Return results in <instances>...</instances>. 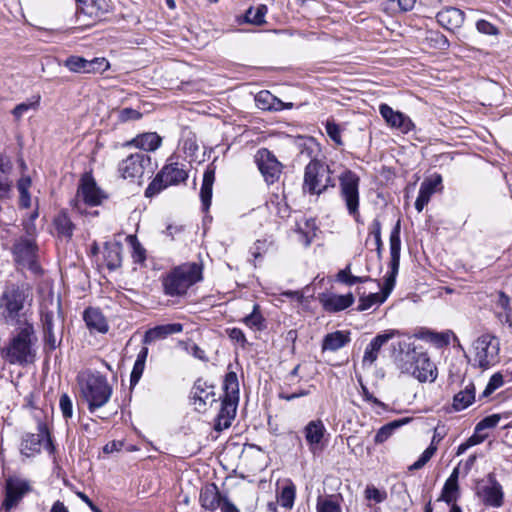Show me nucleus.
Segmentation results:
<instances>
[{
    "label": "nucleus",
    "instance_id": "19",
    "mask_svg": "<svg viewBox=\"0 0 512 512\" xmlns=\"http://www.w3.org/2000/svg\"><path fill=\"white\" fill-rule=\"evenodd\" d=\"M476 495L486 506L499 508L503 505V489L493 473L487 475V484L478 486Z\"/></svg>",
    "mask_w": 512,
    "mask_h": 512
},
{
    "label": "nucleus",
    "instance_id": "3",
    "mask_svg": "<svg viewBox=\"0 0 512 512\" xmlns=\"http://www.w3.org/2000/svg\"><path fill=\"white\" fill-rule=\"evenodd\" d=\"M41 323L44 334V349L54 351L62 342L64 314L60 297L52 294L41 305Z\"/></svg>",
    "mask_w": 512,
    "mask_h": 512
},
{
    "label": "nucleus",
    "instance_id": "24",
    "mask_svg": "<svg viewBox=\"0 0 512 512\" xmlns=\"http://www.w3.org/2000/svg\"><path fill=\"white\" fill-rule=\"evenodd\" d=\"M394 335H395V331L391 330V331H387L385 333L378 334L377 336H375L371 340V342L367 345V347L364 351V355H363V359H362L363 366H372L374 364V362L377 360L381 348L390 339H392L394 337Z\"/></svg>",
    "mask_w": 512,
    "mask_h": 512
},
{
    "label": "nucleus",
    "instance_id": "50",
    "mask_svg": "<svg viewBox=\"0 0 512 512\" xmlns=\"http://www.w3.org/2000/svg\"><path fill=\"white\" fill-rule=\"evenodd\" d=\"M437 448L431 444L429 447H427L423 453L420 455L417 461H415L410 467V471L419 470L422 467L426 465V463L432 458V456L435 454Z\"/></svg>",
    "mask_w": 512,
    "mask_h": 512
},
{
    "label": "nucleus",
    "instance_id": "15",
    "mask_svg": "<svg viewBox=\"0 0 512 512\" xmlns=\"http://www.w3.org/2000/svg\"><path fill=\"white\" fill-rule=\"evenodd\" d=\"M151 168V157L144 152H135L119 162L118 172L123 179H136Z\"/></svg>",
    "mask_w": 512,
    "mask_h": 512
},
{
    "label": "nucleus",
    "instance_id": "60",
    "mask_svg": "<svg viewBox=\"0 0 512 512\" xmlns=\"http://www.w3.org/2000/svg\"><path fill=\"white\" fill-rule=\"evenodd\" d=\"M273 99H274V97L268 91L259 92L255 98L258 107L263 110H270L272 108L270 100H273Z\"/></svg>",
    "mask_w": 512,
    "mask_h": 512
},
{
    "label": "nucleus",
    "instance_id": "42",
    "mask_svg": "<svg viewBox=\"0 0 512 512\" xmlns=\"http://www.w3.org/2000/svg\"><path fill=\"white\" fill-rule=\"evenodd\" d=\"M401 225L400 220L397 221L390 233V258H400L401 252V239H400Z\"/></svg>",
    "mask_w": 512,
    "mask_h": 512
},
{
    "label": "nucleus",
    "instance_id": "59",
    "mask_svg": "<svg viewBox=\"0 0 512 512\" xmlns=\"http://www.w3.org/2000/svg\"><path fill=\"white\" fill-rule=\"evenodd\" d=\"M476 29L479 33L485 35H498L499 29L487 20L481 19L476 22Z\"/></svg>",
    "mask_w": 512,
    "mask_h": 512
},
{
    "label": "nucleus",
    "instance_id": "10",
    "mask_svg": "<svg viewBox=\"0 0 512 512\" xmlns=\"http://www.w3.org/2000/svg\"><path fill=\"white\" fill-rule=\"evenodd\" d=\"M187 178L188 173L184 164L169 162L162 167L152 182L148 185L145 190V196L152 197L169 186L185 182Z\"/></svg>",
    "mask_w": 512,
    "mask_h": 512
},
{
    "label": "nucleus",
    "instance_id": "1",
    "mask_svg": "<svg viewBox=\"0 0 512 512\" xmlns=\"http://www.w3.org/2000/svg\"><path fill=\"white\" fill-rule=\"evenodd\" d=\"M37 336L31 321H21L8 344L1 349V357L11 365L25 366L36 359Z\"/></svg>",
    "mask_w": 512,
    "mask_h": 512
},
{
    "label": "nucleus",
    "instance_id": "25",
    "mask_svg": "<svg viewBox=\"0 0 512 512\" xmlns=\"http://www.w3.org/2000/svg\"><path fill=\"white\" fill-rule=\"evenodd\" d=\"M183 331V325L180 323H170L164 325H158L148 329L143 337V343L145 345L151 344L157 340H162L170 335L178 334Z\"/></svg>",
    "mask_w": 512,
    "mask_h": 512
},
{
    "label": "nucleus",
    "instance_id": "41",
    "mask_svg": "<svg viewBox=\"0 0 512 512\" xmlns=\"http://www.w3.org/2000/svg\"><path fill=\"white\" fill-rule=\"evenodd\" d=\"M459 485L458 483H453L449 481H445L442 493L438 499V501H444L448 505L455 504L459 494Z\"/></svg>",
    "mask_w": 512,
    "mask_h": 512
},
{
    "label": "nucleus",
    "instance_id": "23",
    "mask_svg": "<svg viewBox=\"0 0 512 512\" xmlns=\"http://www.w3.org/2000/svg\"><path fill=\"white\" fill-rule=\"evenodd\" d=\"M436 20L446 30L454 31L462 27L465 13L455 7H446L436 14Z\"/></svg>",
    "mask_w": 512,
    "mask_h": 512
},
{
    "label": "nucleus",
    "instance_id": "43",
    "mask_svg": "<svg viewBox=\"0 0 512 512\" xmlns=\"http://www.w3.org/2000/svg\"><path fill=\"white\" fill-rule=\"evenodd\" d=\"M264 321L265 320L260 313V307L258 304H255L252 312L243 319L246 326L255 330H262L264 328Z\"/></svg>",
    "mask_w": 512,
    "mask_h": 512
},
{
    "label": "nucleus",
    "instance_id": "49",
    "mask_svg": "<svg viewBox=\"0 0 512 512\" xmlns=\"http://www.w3.org/2000/svg\"><path fill=\"white\" fill-rule=\"evenodd\" d=\"M273 244L272 241L267 239H258L254 242V244L250 247V254L253 257L254 262L262 257L265 254L269 247Z\"/></svg>",
    "mask_w": 512,
    "mask_h": 512
},
{
    "label": "nucleus",
    "instance_id": "21",
    "mask_svg": "<svg viewBox=\"0 0 512 512\" xmlns=\"http://www.w3.org/2000/svg\"><path fill=\"white\" fill-rule=\"evenodd\" d=\"M442 189V176L440 174H433L423 180L420 185L418 197L415 201V208L421 212L424 207L429 203L431 196L437 191Z\"/></svg>",
    "mask_w": 512,
    "mask_h": 512
},
{
    "label": "nucleus",
    "instance_id": "38",
    "mask_svg": "<svg viewBox=\"0 0 512 512\" xmlns=\"http://www.w3.org/2000/svg\"><path fill=\"white\" fill-rule=\"evenodd\" d=\"M41 102V95L35 94L31 96L26 102H22L14 107L12 110V115L14 116L16 121H20L22 116L28 112L29 110L36 111Z\"/></svg>",
    "mask_w": 512,
    "mask_h": 512
},
{
    "label": "nucleus",
    "instance_id": "32",
    "mask_svg": "<svg viewBox=\"0 0 512 512\" xmlns=\"http://www.w3.org/2000/svg\"><path fill=\"white\" fill-rule=\"evenodd\" d=\"M392 291L387 290V287L383 285L381 288V292L379 293H370L369 295H361L360 294V288L357 289V293L360 295L359 297V304L357 306V311L362 312L365 310L370 309L374 305H381L386 301L388 296L390 295Z\"/></svg>",
    "mask_w": 512,
    "mask_h": 512
},
{
    "label": "nucleus",
    "instance_id": "54",
    "mask_svg": "<svg viewBox=\"0 0 512 512\" xmlns=\"http://www.w3.org/2000/svg\"><path fill=\"white\" fill-rule=\"evenodd\" d=\"M88 65V73H101L110 67L109 61L104 57L88 60Z\"/></svg>",
    "mask_w": 512,
    "mask_h": 512
},
{
    "label": "nucleus",
    "instance_id": "7",
    "mask_svg": "<svg viewBox=\"0 0 512 512\" xmlns=\"http://www.w3.org/2000/svg\"><path fill=\"white\" fill-rule=\"evenodd\" d=\"M223 389L224 396L215 419V429L218 431L229 428L236 415L239 401V382L235 372L230 371L225 375Z\"/></svg>",
    "mask_w": 512,
    "mask_h": 512
},
{
    "label": "nucleus",
    "instance_id": "14",
    "mask_svg": "<svg viewBox=\"0 0 512 512\" xmlns=\"http://www.w3.org/2000/svg\"><path fill=\"white\" fill-rule=\"evenodd\" d=\"M5 498L2 502V508L10 511L16 507L26 494L32 491L29 480L17 476H10L5 480Z\"/></svg>",
    "mask_w": 512,
    "mask_h": 512
},
{
    "label": "nucleus",
    "instance_id": "53",
    "mask_svg": "<svg viewBox=\"0 0 512 512\" xmlns=\"http://www.w3.org/2000/svg\"><path fill=\"white\" fill-rule=\"evenodd\" d=\"M128 239L130 240L133 248L132 257L134 259V262L143 263L146 260L145 248L140 244V242L137 240L135 236H129Z\"/></svg>",
    "mask_w": 512,
    "mask_h": 512
},
{
    "label": "nucleus",
    "instance_id": "31",
    "mask_svg": "<svg viewBox=\"0 0 512 512\" xmlns=\"http://www.w3.org/2000/svg\"><path fill=\"white\" fill-rule=\"evenodd\" d=\"M83 318L90 331L98 333H106L108 331L107 321L100 310L89 307L85 309Z\"/></svg>",
    "mask_w": 512,
    "mask_h": 512
},
{
    "label": "nucleus",
    "instance_id": "8",
    "mask_svg": "<svg viewBox=\"0 0 512 512\" xmlns=\"http://www.w3.org/2000/svg\"><path fill=\"white\" fill-rule=\"evenodd\" d=\"M339 198L347 213L355 219L360 218V176L349 168H345L338 176Z\"/></svg>",
    "mask_w": 512,
    "mask_h": 512
},
{
    "label": "nucleus",
    "instance_id": "44",
    "mask_svg": "<svg viewBox=\"0 0 512 512\" xmlns=\"http://www.w3.org/2000/svg\"><path fill=\"white\" fill-rule=\"evenodd\" d=\"M336 277L339 282L344 283L348 286H352L356 283L372 281V279L369 276L359 277L352 275L350 272V265H347L344 269L340 270L337 273Z\"/></svg>",
    "mask_w": 512,
    "mask_h": 512
},
{
    "label": "nucleus",
    "instance_id": "46",
    "mask_svg": "<svg viewBox=\"0 0 512 512\" xmlns=\"http://www.w3.org/2000/svg\"><path fill=\"white\" fill-rule=\"evenodd\" d=\"M267 13V7L265 5H259L255 10L249 8L246 12V21L255 25H261L265 22V15Z\"/></svg>",
    "mask_w": 512,
    "mask_h": 512
},
{
    "label": "nucleus",
    "instance_id": "36",
    "mask_svg": "<svg viewBox=\"0 0 512 512\" xmlns=\"http://www.w3.org/2000/svg\"><path fill=\"white\" fill-rule=\"evenodd\" d=\"M408 421L409 420L407 418L398 419V420H394V421H391V422L383 425L376 432V435L374 437V442L376 444H381V443L385 442L387 439H389L392 436V434L395 432V430L400 428L402 425L408 423Z\"/></svg>",
    "mask_w": 512,
    "mask_h": 512
},
{
    "label": "nucleus",
    "instance_id": "28",
    "mask_svg": "<svg viewBox=\"0 0 512 512\" xmlns=\"http://www.w3.org/2000/svg\"><path fill=\"white\" fill-rule=\"evenodd\" d=\"M222 498L216 484L211 483L201 489L199 500L205 510L214 512L220 507Z\"/></svg>",
    "mask_w": 512,
    "mask_h": 512
},
{
    "label": "nucleus",
    "instance_id": "52",
    "mask_svg": "<svg viewBox=\"0 0 512 512\" xmlns=\"http://www.w3.org/2000/svg\"><path fill=\"white\" fill-rule=\"evenodd\" d=\"M325 130L329 138L337 145H343V140L341 137V129L337 123L334 121L327 120L325 124Z\"/></svg>",
    "mask_w": 512,
    "mask_h": 512
},
{
    "label": "nucleus",
    "instance_id": "30",
    "mask_svg": "<svg viewBox=\"0 0 512 512\" xmlns=\"http://www.w3.org/2000/svg\"><path fill=\"white\" fill-rule=\"evenodd\" d=\"M325 431V426L321 420H312L305 426V439L310 446L311 452H314L321 443Z\"/></svg>",
    "mask_w": 512,
    "mask_h": 512
},
{
    "label": "nucleus",
    "instance_id": "9",
    "mask_svg": "<svg viewBox=\"0 0 512 512\" xmlns=\"http://www.w3.org/2000/svg\"><path fill=\"white\" fill-rule=\"evenodd\" d=\"M474 366L487 370L500 361V340L493 334L484 333L473 342Z\"/></svg>",
    "mask_w": 512,
    "mask_h": 512
},
{
    "label": "nucleus",
    "instance_id": "64",
    "mask_svg": "<svg viewBox=\"0 0 512 512\" xmlns=\"http://www.w3.org/2000/svg\"><path fill=\"white\" fill-rule=\"evenodd\" d=\"M228 336L231 340L241 344L242 347L247 343L246 337L243 331L239 328H232L227 330Z\"/></svg>",
    "mask_w": 512,
    "mask_h": 512
},
{
    "label": "nucleus",
    "instance_id": "11",
    "mask_svg": "<svg viewBox=\"0 0 512 512\" xmlns=\"http://www.w3.org/2000/svg\"><path fill=\"white\" fill-rule=\"evenodd\" d=\"M26 296L16 285L6 287L0 297V309L3 310L6 324L20 325L21 321H29L21 311L24 308Z\"/></svg>",
    "mask_w": 512,
    "mask_h": 512
},
{
    "label": "nucleus",
    "instance_id": "39",
    "mask_svg": "<svg viewBox=\"0 0 512 512\" xmlns=\"http://www.w3.org/2000/svg\"><path fill=\"white\" fill-rule=\"evenodd\" d=\"M296 498V487L294 483L289 480L288 483L281 489L280 493L277 495L278 503L286 508L292 509L294 506Z\"/></svg>",
    "mask_w": 512,
    "mask_h": 512
},
{
    "label": "nucleus",
    "instance_id": "34",
    "mask_svg": "<svg viewBox=\"0 0 512 512\" xmlns=\"http://www.w3.org/2000/svg\"><path fill=\"white\" fill-rule=\"evenodd\" d=\"M475 385L469 382L462 390L454 395L453 408L461 411L469 407L475 401Z\"/></svg>",
    "mask_w": 512,
    "mask_h": 512
},
{
    "label": "nucleus",
    "instance_id": "18",
    "mask_svg": "<svg viewBox=\"0 0 512 512\" xmlns=\"http://www.w3.org/2000/svg\"><path fill=\"white\" fill-rule=\"evenodd\" d=\"M190 400L198 412H205L208 406L217 402L215 386L202 378L197 379L190 392Z\"/></svg>",
    "mask_w": 512,
    "mask_h": 512
},
{
    "label": "nucleus",
    "instance_id": "5",
    "mask_svg": "<svg viewBox=\"0 0 512 512\" xmlns=\"http://www.w3.org/2000/svg\"><path fill=\"white\" fill-rule=\"evenodd\" d=\"M202 279V267L197 263H184L162 276V287L165 295L170 297L183 296L188 289Z\"/></svg>",
    "mask_w": 512,
    "mask_h": 512
},
{
    "label": "nucleus",
    "instance_id": "35",
    "mask_svg": "<svg viewBox=\"0 0 512 512\" xmlns=\"http://www.w3.org/2000/svg\"><path fill=\"white\" fill-rule=\"evenodd\" d=\"M12 171V164L10 160L0 154V198H3L12 187V180L10 173Z\"/></svg>",
    "mask_w": 512,
    "mask_h": 512
},
{
    "label": "nucleus",
    "instance_id": "2",
    "mask_svg": "<svg viewBox=\"0 0 512 512\" xmlns=\"http://www.w3.org/2000/svg\"><path fill=\"white\" fill-rule=\"evenodd\" d=\"M401 348L397 365L402 373L409 374L420 382H433L437 377V368L422 347L413 343Z\"/></svg>",
    "mask_w": 512,
    "mask_h": 512
},
{
    "label": "nucleus",
    "instance_id": "17",
    "mask_svg": "<svg viewBox=\"0 0 512 512\" xmlns=\"http://www.w3.org/2000/svg\"><path fill=\"white\" fill-rule=\"evenodd\" d=\"M379 113L387 126L399 131L402 134H408L415 130L416 126L412 119L405 113L394 110L386 103L379 105Z\"/></svg>",
    "mask_w": 512,
    "mask_h": 512
},
{
    "label": "nucleus",
    "instance_id": "62",
    "mask_svg": "<svg viewBox=\"0 0 512 512\" xmlns=\"http://www.w3.org/2000/svg\"><path fill=\"white\" fill-rule=\"evenodd\" d=\"M301 140H302V143L300 144V146L302 147L301 155L306 154L308 157H311V159H313L314 157H312V156L314 153V148L316 146L315 139L312 137H305V138H302Z\"/></svg>",
    "mask_w": 512,
    "mask_h": 512
},
{
    "label": "nucleus",
    "instance_id": "63",
    "mask_svg": "<svg viewBox=\"0 0 512 512\" xmlns=\"http://www.w3.org/2000/svg\"><path fill=\"white\" fill-rule=\"evenodd\" d=\"M145 369V363L140 361H135L131 375H130V383L131 385H136L140 380Z\"/></svg>",
    "mask_w": 512,
    "mask_h": 512
},
{
    "label": "nucleus",
    "instance_id": "22",
    "mask_svg": "<svg viewBox=\"0 0 512 512\" xmlns=\"http://www.w3.org/2000/svg\"><path fill=\"white\" fill-rule=\"evenodd\" d=\"M318 299L323 309L329 313L343 311L350 307L355 301L352 293L337 295L331 292H326L319 294Z\"/></svg>",
    "mask_w": 512,
    "mask_h": 512
},
{
    "label": "nucleus",
    "instance_id": "58",
    "mask_svg": "<svg viewBox=\"0 0 512 512\" xmlns=\"http://www.w3.org/2000/svg\"><path fill=\"white\" fill-rule=\"evenodd\" d=\"M59 407L65 419H70L73 415V404L68 394L60 396Z\"/></svg>",
    "mask_w": 512,
    "mask_h": 512
},
{
    "label": "nucleus",
    "instance_id": "27",
    "mask_svg": "<svg viewBox=\"0 0 512 512\" xmlns=\"http://www.w3.org/2000/svg\"><path fill=\"white\" fill-rule=\"evenodd\" d=\"M161 143L162 138L156 132H147L127 141L124 146H134L144 152H150L157 150Z\"/></svg>",
    "mask_w": 512,
    "mask_h": 512
},
{
    "label": "nucleus",
    "instance_id": "47",
    "mask_svg": "<svg viewBox=\"0 0 512 512\" xmlns=\"http://www.w3.org/2000/svg\"><path fill=\"white\" fill-rule=\"evenodd\" d=\"M381 229L382 225L380 220L375 218L369 226V235L374 237L378 257H381L383 248Z\"/></svg>",
    "mask_w": 512,
    "mask_h": 512
},
{
    "label": "nucleus",
    "instance_id": "4",
    "mask_svg": "<svg viewBox=\"0 0 512 512\" xmlns=\"http://www.w3.org/2000/svg\"><path fill=\"white\" fill-rule=\"evenodd\" d=\"M78 384L83 400L87 403L90 413L105 406L113 393V388L109 384L106 376L100 372H83L78 375Z\"/></svg>",
    "mask_w": 512,
    "mask_h": 512
},
{
    "label": "nucleus",
    "instance_id": "55",
    "mask_svg": "<svg viewBox=\"0 0 512 512\" xmlns=\"http://www.w3.org/2000/svg\"><path fill=\"white\" fill-rule=\"evenodd\" d=\"M387 497L385 491H381L373 485H368L365 489V498L367 500H372L375 503L383 502Z\"/></svg>",
    "mask_w": 512,
    "mask_h": 512
},
{
    "label": "nucleus",
    "instance_id": "51",
    "mask_svg": "<svg viewBox=\"0 0 512 512\" xmlns=\"http://www.w3.org/2000/svg\"><path fill=\"white\" fill-rule=\"evenodd\" d=\"M117 119L120 123H125L128 121H136L141 119L142 113L133 108H122L116 111Z\"/></svg>",
    "mask_w": 512,
    "mask_h": 512
},
{
    "label": "nucleus",
    "instance_id": "56",
    "mask_svg": "<svg viewBox=\"0 0 512 512\" xmlns=\"http://www.w3.org/2000/svg\"><path fill=\"white\" fill-rule=\"evenodd\" d=\"M497 305L505 311V322L511 326V308H510V297L503 291L498 293Z\"/></svg>",
    "mask_w": 512,
    "mask_h": 512
},
{
    "label": "nucleus",
    "instance_id": "48",
    "mask_svg": "<svg viewBox=\"0 0 512 512\" xmlns=\"http://www.w3.org/2000/svg\"><path fill=\"white\" fill-rule=\"evenodd\" d=\"M400 266V258H390L389 267L390 272L385 278L384 286L387 287V290H393L395 283H396V277L399 271Z\"/></svg>",
    "mask_w": 512,
    "mask_h": 512
},
{
    "label": "nucleus",
    "instance_id": "40",
    "mask_svg": "<svg viewBox=\"0 0 512 512\" xmlns=\"http://www.w3.org/2000/svg\"><path fill=\"white\" fill-rule=\"evenodd\" d=\"M317 512H342L338 496H319L316 503Z\"/></svg>",
    "mask_w": 512,
    "mask_h": 512
},
{
    "label": "nucleus",
    "instance_id": "26",
    "mask_svg": "<svg viewBox=\"0 0 512 512\" xmlns=\"http://www.w3.org/2000/svg\"><path fill=\"white\" fill-rule=\"evenodd\" d=\"M78 9L92 19H101L110 11L109 0H78Z\"/></svg>",
    "mask_w": 512,
    "mask_h": 512
},
{
    "label": "nucleus",
    "instance_id": "45",
    "mask_svg": "<svg viewBox=\"0 0 512 512\" xmlns=\"http://www.w3.org/2000/svg\"><path fill=\"white\" fill-rule=\"evenodd\" d=\"M71 72L74 73H88V60L80 56H70L64 62Z\"/></svg>",
    "mask_w": 512,
    "mask_h": 512
},
{
    "label": "nucleus",
    "instance_id": "6",
    "mask_svg": "<svg viewBox=\"0 0 512 512\" xmlns=\"http://www.w3.org/2000/svg\"><path fill=\"white\" fill-rule=\"evenodd\" d=\"M332 174L333 171L329 165L317 158L311 159L304 168L303 193L320 196L329 188H334L336 184Z\"/></svg>",
    "mask_w": 512,
    "mask_h": 512
},
{
    "label": "nucleus",
    "instance_id": "16",
    "mask_svg": "<svg viewBox=\"0 0 512 512\" xmlns=\"http://www.w3.org/2000/svg\"><path fill=\"white\" fill-rule=\"evenodd\" d=\"M254 158L267 184H274L279 180L283 165L270 150L261 148L256 152Z\"/></svg>",
    "mask_w": 512,
    "mask_h": 512
},
{
    "label": "nucleus",
    "instance_id": "12",
    "mask_svg": "<svg viewBox=\"0 0 512 512\" xmlns=\"http://www.w3.org/2000/svg\"><path fill=\"white\" fill-rule=\"evenodd\" d=\"M53 452L54 446L45 423L39 422L37 433H24L20 444V453L26 457H34L41 452L42 446Z\"/></svg>",
    "mask_w": 512,
    "mask_h": 512
},
{
    "label": "nucleus",
    "instance_id": "13",
    "mask_svg": "<svg viewBox=\"0 0 512 512\" xmlns=\"http://www.w3.org/2000/svg\"><path fill=\"white\" fill-rule=\"evenodd\" d=\"M12 253L15 262L37 274L41 271L38 264V247L33 239L20 237L13 245Z\"/></svg>",
    "mask_w": 512,
    "mask_h": 512
},
{
    "label": "nucleus",
    "instance_id": "37",
    "mask_svg": "<svg viewBox=\"0 0 512 512\" xmlns=\"http://www.w3.org/2000/svg\"><path fill=\"white\" fill-rule=\"evenodd\" d=\"M54 226L59 236L71 239L75 226L66 213L61 212L54 218Z\"/></svg>",
    "mask_w": 512,
    "mask_h": 512
},
{
    "label": "nucleus",
    "instance_id": "33",
    "mask_svg": "<svg viewBox=\"0 0 512 512\" xmlns=\"http://www.w3.org/2000/svg\"><path fill=\"white\" fill-rule=\"evenodd\" d=\"M215 181V170L207 168L203 174L202 185L200 189V199L203 211H208L211 206L213 184Z\"/></svg>",
    "mask_w": 512,
    "mask_h": 512
},
{
    "label": "nucleus",
    "instance_id": "20",
    "mask_svg": "<svg viewBox=\"0 0 512 512\" xmlns=\"http://www.w3.org/2000/svg\"><path fill=\"white\" fill-rule=\"evenodd\" d=\"M77 196L89 206H98L102 203L107 195L97 186L94 178L85 174L80 181Z\"/></svg>",
    "mask_w": 512,
    "mask_h": 512
},
{
    "label": "nucleus",
    "instance_id": "57",
    "mask_svg": "<svg viewBox=\"0 0 512 512\" xmlns=\"http://www.w3.org/2000/svg\"><path fill=\"white\" fill-rule=\"evenodd\" d=\"M500 421V415L492 414L484 417L480 422L476 424V431L482 432L485 429L494 428Z\"/></svg>",
    "mask_w": 512,
    "mask_h": 512
},
{
    "label": "nucleus",
    "instance_id": "29",
    "mask_svg": "<svg viewBox=\"0 0 512 512\" xmlns=\"http://www.w3.org/2000/svg\"><path fill=\"white\" fill-rule=\"evenodd\" d=\"M350 341L351 338L349 331L337 330L328 333L322 340V351H338L339 349L349 344Z\"/></svg>",
    "mask_w": 512,
    "mask_h": 512
},
{
    "label": "nucleus",
    "instance_id": "61",
    "mask_svg": "<svg viewBox=\"0 0 512 512\" xmlns=\"http://www.w3.org/2000/svg\"><path fill=\"white\" fill-rule=\"evenodd\" d=\"M428 340L434 343L437 347L447 346L449 344V336L444 333L428 332Z\"/></svg>",
    "mask_w": 512,
    "mask_h": 512
}]
</instances>
